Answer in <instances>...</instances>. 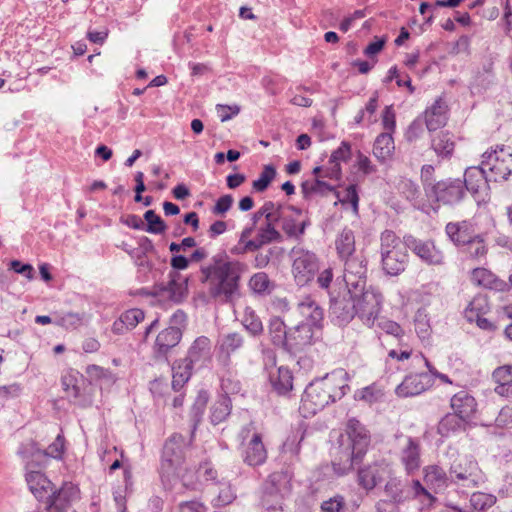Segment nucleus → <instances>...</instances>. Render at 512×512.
Here are the masks:
<instances>
[{
    "label": "nucleus",
    "mask_w": 512,
    "mask_h": 512,
    "mask_svg": "<svg viewBox=\"0 0 512 512\" xmlns=\"http://www.w3.org/2000/svg\"><path fill=\"white\" fill-rule=\"evenodd\" d=\"M351 157V145L347 141H342L340 146L334 150L329 159V167L326 169L325 177L339 180L341 177V162H346Z\"/></svg>",
    "instance_id": "31"
},
{
    "label": "nucleus",
    "mask_w": 512,
    "mask_h": 512,
    "mask_svg": "<svg viewBox=\"0 0 512 512\" xmlns=\"http://www.w3.org/2000/svg\"><path fill=\"white\" fill-rule=\"evenodd\" d=\"M245 346L244 336L239 332H229L219 337L217 360L221 366H231L232 355L239 353Z\"/></svg>",
    "instance_id": "18"
},
{
    "label": "nucleus",
    "mask_w": 512,
    "mask_h": 512,
    "mask_svg": "<svg viewBox=\"0 0 512 512\" xmlns=\"http://www.w3.org/2000/svg\"><path fill=\"white\" fill-rule=\"evenodd\" d=\"M188 441L181 434L171 435L165 442L162 451L160 475L165 488H172L171 474L185 464V450L189 446Z\"/></svg>",
    "instance_id": "6"
},
{
    "label": "nucleus",
    "mask_w": 512,
    "mask_h": 512,
    "mask_svg": "<svg viewBox=\"0 0 512 512\" xmlns=\"http://www.w3.org/2000/svg\"><path fill=\"white\" fill-rule=\"evenodd\" d=\"M297 311L302 317L300 323L308 324V326L322 329L324 320L323 308L311 296H304L297 304Z\"/></svg>",
    "instance_id": "24"
},
{
    "label": "nucleus",
    "mask_w": 512,
    "mask_h": 512,
    "mask_svg": "<svg viewBox=\"0 0 512 512\" xmlns=\"http://www.w3.org/2000/svg\"><path fill=\"white\" fill-rule=\"evenodd\" d=\"M337 198L343 205H350L353 213L358 214L359 211V195L357 186L348 185L343 190L337 192Z\"/></svg>",
    "instance_id": "52"
},
{
    "label": "nucleus",
    "mask_w": 512,
    "mask_h": 512,
    "mask_svg": "<svg viewBox=\"0 0 512 512\" xmlns=\"http://www.w3.org/2000/svg\"><path fill=\"white\" fill-rule=\"evenodd\" d=\"M286 206L272 201H266L259 209V215H263L267 222H279Z\"/></svg>",
    "instance_id": "57"
},
{
    "label": "nucleus",
    "mask_w": 512,
    "mask_h": 512,
    "mask_svg": "<svg viewBox=\"0 0 512 512\" xmlns=\"http://www.w3.org/2000/svg\"><path fill=\"white\" fill-rule=\"evenodd\" d=\"M433 384L431 375L428 373L411 374L396 388V394L400 397H412L421 394Z\"/></svg>",
    "instance_id": "25"
},
{
    "label": "nucleus",
    "mask_w": 512,
    "mask_h": 512,
    "mask_svg": "<svg viewBox=\"0 0 512 512\" xmlns=\"http://www.w3.org/2000/svg\"><path fill=\"white\" fill-rule=\"evenodd\" d=\"M292 473L281 470L271 473L264 483L262 506L267 510L282 509V500L292 490Z\"/></svg>",
    "instance_id": "9"
},
{
    "label": "nucleus",
    "mask_w": 512,
    "mask_h": 512,
    "mask_svg": "<svg viewBox=\"0 0 512 512\" xmlns=\"http://www.w3.org/2000/svg\"><path fill=\"white\" fill-rule=\"evenodd\" d=\"M44 500L46 501V510L48 512H63L68 504L64 488L59 491L52 490Z\"/></svg>",
    "instance_id": "51"
},
{
    "label": "nucleus",
    "mask_w": 512,
    "mask_h": 512,
    "mask_svg": "<svg viewBox=\"0 0 512 512\" xmlns=\"http://www.w3.org/2000/svg\"><path fill=\"white\" fill-rule=\"evenodd\" d=\"M497 498L494 494L475 492L470 497V504L474 510L483 512L495 505Z\"/></svg>",
    "instance_id": "53"
},
{
    "label": "nucleus",
    "mask_w": 512,
    "mask_h": 512,
    "mask_svg": "<svg viewBox=\"0 0 512 512\" xmlns=\"http://www.w3.org/2000/svg\"><path fill=\"white\" fill-rule=\"evenodd\" d=\"M241 457L243 462L251 467L263 465L268 457L263 437L253 423L242 427L239 432Z\"/></svg>",
    "instance_id": "7"
},
{
    "label": "nucleus",
    "mask_w": 512,
    "mask_h": 512,
    "mask_svg": "<svg viewBox=\"0 0 512 512\" xmlns=\"http://www.w3.org/2000/svg\"><path fill=\"white\" fill-rule=\"evenodd\" d=\"M385 492L396 504L417 501L421 511L431 509L437 501L433 493L417 479L391 477L385 485Z\"/></svg>",
    "instance_id": "4"
},
{
    "label": "nucleus",
    "mask_w": 512,
    "mask_h": 512,
    "mask_svg": "<svg viewBox=\"0 0 512 512\" xmlns=\"http://www.w3.org/2000/svg\"><path fill=\"white\" fill-rule=\"evenodd\" d=\"M461 253L465 254L470 259L479 260L485 258L487 254V246L481 234H475V237L470 239L460 249Z\"/></svg>",
    "instance_id": "44"
},
{
    "label": "nucleus",
    "mask_w": 512,
    "mask_h": 512,
    "mask_svg": "<svg viewBox=\"0 0 512 512\" xmlns=\"http://www.w3.org/2000/svg\"><path fill=\"white\" fill-rule=\"evenodd\" d=\"M490 311L488 299L484 295H476L464 310V316L469 322H475L478 327L484 330L492 328L491 322L485 318Z\"/></svg>",
    "instance_id": "23"
},
{
    "label": "nucleus",
    "mask_w": 512,
    "mask_h": 512,
    "mask_svg": "<svg viewBox=\"0 0 512 512\" xmlns=\"http://www.w3.org/2000/svg\"><path fill=\"white\" fill-rule=\"evenodd\" d=\"M445 231L449 239L459 249L477 234L474 224L467 220L449 222L445 227Z\"/></svg>",
    "instance_id": "28"
},
{
    "label": "nucleus",
    "mask_w": 512,
    "mask_h": 512,
    "mask_svg": "<svg viewBox=\"0 0 512 512\" xmlns=\"http://www.w3.org/2000/svg\"><path fill=\"white\" fill-rule=\"evenodd\" d=\"M349 294L351 298H354L356 315L365 325L372 327L381 311L383 297L380 291L370 287L369 289L354 290Z\"/></svg>",
    "instance_id": "11"
},
{
    "label": "nucleus",
    "mask_w": 512,
    "mask_h": 512,
    "mask_svg": "<svg viewBox=\"0 0 512 512\" xmlns=\"http://www.w3.org/2000/svg\"><path fill=\"white\" fill-rule=\"evenodd\" d=\"M407 247L392 230L380 234L381 266L385 274L397 276L405 271L408 263Z\"/></svg>",
    "instance_id": "5"
},
{
    "label": "nucleus",
    "mask_w": 512,
    "mask_h": 512,
    "mask_svg": "<svg viewBox=\"0 0 512 512\" xmlns=\"http://www.w3.org/2000/svg\"><path fill=\"white\" fill-rule=\"evenodd\" d=\"M432 148L439 157L449 158L455 148L453 136L448 132L438 134L432 140Z\"/></svg>",
    "instance_id": "46"
},
{
    "label": "nucleus",
    "mask_w": 512,
    "mask_h": 512,
    "mask_svg": "<svg viewBox=\"0 0 512 512\" xmlns=\"http://www.w3.org/2000/svg\"><path fill=\"white\" fill-rule=\"evenodd\" d=\"M217 488V496L212 500L214 507L226 506L235 500L236 495L229 483L219 482Z\"/></svg>",
    "instance_id": "54"
},
{
    "label": "nucleus",
    "mask_w": 512,
    "mask_h": 512,
    "mask_svg": "<svg viewBox=\"0 0 512 512\" xmlns=\"http://www.w3.org/2000/svg\"><path fill=\"white\" fill-rule=\"evenodd\" d=\"M145 318V314L141 309L133 308L125 311L120 316V324L124 325L127 329L135 328L140 322H142ZM119 323H114V328L119 330Z\"/></svg>",
    "instance_id": "56"
},
{
    "label": "nucleus",
    "mask_w": 512,
    "mask_h": 512,
    "mask_svg": "<svg viewBox=\"0 0 512 512\" xmlns=\"http://www.w3.org/2000/svg\"><path fill=\"white\" fill-rule=\"evenodd\" d=\"M65 452V438L62 434H58L55 440L45 450V455L54 458L62 459Z\"/></svg>",
    "instance_id": "62"
},
{
    "label": "nucleus",
    "mask_w": 512,
    "mask_h": 512,
    "mask_svg": "<svg viewBox=\"0 0 512 512\" xmlns=\"http://www.w3.org/2000/svg\"><path fill=\"white\" fill-rule=\"evenodd\" d=\"M346 435L348 444L340 446V461L332 463L334 472L339 476L347 474L355 464L362 461L370 443L366 428L356 418L347 421Z\"/></svg>",
    "instance_id": "3"
},
{
    "label": "nucleus",
    "mask_w": 512,
    "mask_h": 512,
    "mask_svg": "<svg viewBox=\"0 0 512 512\" xmlns=\"http://www.w3.org/2000/svg\"><path fill=\"white\" fill-rule=\"evenodd\" d=\"M493 380L498 383L512 384V365H504L494 370Z\"/></svg>",
    "instance_id": "63"
},
{
    "label": "nucleus",
    "mask_w": 512,
    "mask_h": 512,
    "mask_svg": "<svg viewBox=\"0 0 512 512\" xmlns=\"http://www.w3.org/2000/svg\"><path fill=\"white\" fill-rule=\"evenodd\" d=\"M302 191L305 195H311L316 193H323L327 190H332L333 187L321 180L320 178H316L314 181H305L301 185Z\"/></svg>",
    "instance_id": "60"
},
{
    "label": "nucleus",
    "mask_w": 512,
    "mask_h": 512,
    "mask_svg": "<svg viewBox=\"0 0 512 512\" xmlns=\"http://www.w3.org/2000/svg\"><path fill=\"white\" fill-rule=\"evenodd\" d=\"M276 176V169L272 165H265L258 179L252 183L256 192L265 191Z\"/></svg>",
    "instance_id": "59"
},
{
    "label": "nucleus",
    "mask_w": 512,
    "mask_h": 512,
    "mask_svg": "<svg viewBox=\"0 0 512 512\" xmlns=\"http://www.w3.org/2000/svg\"><path fill=\"white\" fill-rule=\"evenodd\" d=\"M399 461L408 476L414 475L421 467V447L418 440L408 437L399 451Z\"/></svg>",
    "instance_id": "22"
},
{
    "label": "nucleus",
    "mask_w": 512,
    "mask_h": 512,
    "mask_svg": "<svg viewBox=\"0 0 512 512\" xmlns=\"http://www.w3.org/2000/svg\"><path fill=\"white\" fill-rule=\"evenodd\" d=\"M268 334L273 345L285 349L288 340V331L284 321L274 316L269 320Z\"/></svg>",
    "instance_id": "40"
},
{
    "label": "nucleus",
    "mask_w": 512,
    "mask_h": 512,
    "mask_svg": "<svg viewBox=\"0 0 512 512\" xmlns=\"http://www.w3.org/2000/svg\"><path fill=\"white\" fill-rule=\"evenodd\" d=\"M281 229L287 238L300 241L311 222L309 218L303 214L302 210L292 205L286 206L279 220Z\"/></svg>",
    "instance_id": "15"
},
{
    "label": "nucleus",
    "mask_w": 512,
    "mask_h": 512,
    "mask_svg": "<svg viewBox=\"0 0 512 512\" xmlns=\"http://www.w3.org/2000/svg\"><path fill=\"white\" fill-rule=\"evenodd\" d=\"M85 372L91 381L98 382L100 384L110 385L116 380L114 374L109 369L95 364L88 365Z\"/></svg>",
    "instance_id": "50"
},
{
    "label": "nucleus",
    "mask_w": 512,
    "mask_h": 512,
    "mask_svg": "<svg viewBox=\"0 0 512 512\" xmlns=\"http://www.w3.org/2000/svg\"><path fill=\"white\" fill-rule=\"evenodd\" d=\"M423 481L426 488L434 493L442 492L452 484L450 475L437 464L427 465L423 468Z\"/></svg>",
    "instance_id": "27"
},
{
    "label": "nucleus",
    "mask_w": 512,
    "mask_h": 512,
    "mask_svg": "<svg viewBox=\"0 0 512 512\" xmlns=\"http://www.w3.org/2000/svg\"><path fill=\"white\" fill-rule=\"evenodd\" d=\"M168 278L166 283L159 285L160 290L165 292L170 300L179 303L187 294V282L177 271H171Z\"/></svg>",
    "instance_id": "30"
},
{
    "label": "nucleus",
    "mask_w": 512,
    "mask_h": 512,
    "mask_svg": "<svg viewBox=\"0 0 512 512\" xmlns=\"http://www.w3.org/2000/svg\"><path fill=\"white\" fill-rule=\"evenodd\" d=\"M212 341L207 336L196 337L187 349L185 358L196 366V369L207 367L213 358Z\"/></svg>",
    "instance_id": "20"
},
{
    "label": "nucleus",
    "mask_w": 512,
    "mask_h": 512,
    "mask_svg": "<svg viewBox=\"0 0 512 512\" xmlns=\"http://www.w3.org/2000/svg\"><path fill=\"white\" fill-rule=\"evenodd\" d=\"M249 288L258 295H268L274 288L275 284L269 279L265 272H257L251 276L248 282Z\"/></svg>",
    "instance_id": "47"
},
{
    "label": "nucleus",
    "mask_w": 512,
    "mask_h": 512,
    "mask_svg": "<svg viewBox=\"0 0 512 512\" xmlns=\"http://www.w3.org/2000/svg\"><path fill=\"white\" fill-rule=\"evenodd\" d=\"M335 249L341 260L354 256L356 251L355 235L351 229L345 227L339 232L335 239Z\"/></svg>",
    "instance_id": "36"
},
{
    "label": "nucleus",
    "mask_w": 512,
    "mask_h": 512,
    "mask_svg": "<svg viewBox=\"0 0 512 512\" xmlns=\"http://www.w3.org/2000/svg\"><path fill=\"white\" fill-rule=\"evenodd\" d=\"M196 366L185 357L177 360L172 366V388L179 391L190 380Z\"/></svg>",
    "instance_id": "35"
},
{
    "label": "nucleus",
    "mask_w": 512,
    "mask_h": 512,
    "mask_svg": "<svg viewBox=\"0 0 512 512\" xmlns=\"http://www.w3.org/2000/svg\"><path fill=\"white\" fill-rule=\"evenodd\" d=\"M414 327L421 340H427L431 335L430 318L426 308H419L414 316Z\"/></svg>",
    "instance_id": "48"
},
{
    "label": "nucleus",
    "mask_w": 512,
    "mask_h": 512,
    "mask_svg": "<svg viewBox=\"0 0 512 512\" xmlns=\"http://www.w3.org/2000/svg\"><path fill=\"white\" fill-rule=\"evenodd\" d=\"M246 268L245 263L231 259L221 250L200 266V282L206 285L211 298L229 302L238 294Z\"/></svg>",
    "instance_id": "1"
},
{
    "label": "nucleus",
    "mask_w": 512,
    "mask_h": 512,
    "mask_svg": "<svg viewBox=\"0 0 512 512\" xmlns=\"http://www.w3.org/2000/svg\"><path fill=\"white\" fill-rule=\"evenodd\" d=\"M346 502L343 496L335 495L321 504L322 512H345Z\"/></svg>",
    "instance_id": "61"
},
{
    "label": "nucleus",
    "mask_w": 512,
    "mask_h": 512,
    "mask_svg": "<svg viewBox=\"0 0 512 512\" xmlns=\"http://www.w3.org/2000/svg\"><path fill=\"white\" fill-rule=\"evenodd\" d=\"M26 482L31 493L39 501H43L53 490L51 481L40 471L27 472Z\"/></svg>",
    "instance_id": "32"
},
{
    "label": "nucleus",
    "mask_w": 512,
    "mask_h": 512,
    "mask_svg": "<svg viewBox=\"0 0 512 512\" xmlns=\"http://www.w3.org/2000/svg\"><path fill=\"white\" fill-rule=\"evenodd\" d=\"M293 373L285 366H280L269 372V382L273 390L280 396L288 395L293 389Z\"/></svg>",
    "instance_id": "29"
},
{
    "label": "nucleus",
    "mask_w": 512,
    "mask_h": 512,
    "mask_svg": "<svg viewBox=\"0 0 512 512\" xmlns=\"http://www.w3.org/2000/svg\"><path fill=\"white\" fill-rule=\"evenodd\" d=\"M481 164L490 181H506L512 173L511 149L504 145H496L482 154Z\"/></svg>",
    "instance_id": "8"
},
{
    "label": "nucleus",
    "mask_w": 512,
    "mask_h": 512,
    "mask_svg": "<svg viewBox=\"0 0 512 512\" xmlns=\"http://www.w3.org/2000/svg\"><path fill=\"white\" fill-rule=\"evenodd\" d=\"M471 279L475 284L479 286L490 289L497 288V279L495 275L485 268H475L472 271Z\"/></svg>",
    "instance_id": "55"
},
{
    "label": "nucleus",
    "mask_w": 512,
    "mask_h": 512,
    "mask_svg": "<svg viewBox=\"0 0 512 512\" xmlns=\"http://www.w3.org/2000/svg\"><path fill=\"white\" fill-rule=\"evenodd\" d=\"M144 219L147 222L145 231L148 233L161 234L167 229L165 222L155 213L154 210H147L144 213Z\"/></svg>",
    "instance_id": "58"
},
{
    "label": "nucleus",
    "mask_w": 512,
    "mask_h": 512,
    "mask_svg": "<svg viewBox=\"0 0 512 512\" xmlns=\"http://www.w3.org/2000/svg\"><path fill=\"white\" fill-rule=\"evenodd\" d=\"M426 127L429 131H435L446 124L447 105L439 98L424 112Z\"/></svg>",
    "instance_id": "33"
},
{
    "label": "nucleus",
    "mask_w": 512,
    "mask_h": 512,
    "mask_svg": "<svg viewBox=\"0 0 512 512\" xmlns=\"http://www.w3.org/2000/svg\"><path fill=\"white\" fill-rule=\"evenodd\" d=\"M275 223L266 221L265 225L258 228L257 235L252 241L257 245V251L265 245L283 241V235L275 228Z\"/></svg>",
    "instance_id": "38"
},
{
    "label": "nucleus",
    "mask_w": 512,
    "mask_h": 512,
    "mask_svg": "<svg viewBox=\"0 0 512 512\" xmlns=\"http://www.w3.org/2000/svg\"><path fill=\"white\" fill-rule=\"evenodd\" d=\"M241 322L252 336H259L263 333L262 321L252 308H245Z\"/></svg>",
    "instance_id": "49"
},
{
    "label": "nucleus",
    "mask_w": 512,
    "mask_h": 512,
    "mask_svg": "<svg viewBox=\"0 0 512 512\" xmlns=\"http://www.w3.org/2000/svg\"><path fill=\"white\" fill-rule=\"evenodd\" d=\"M495 424L501 428H512V406H504L498 413Z\"/></svg>",
    "instance_id": "64"
},
{
    "label": "nucleus",
    "mask_w": 512,
    "mask_h": 512,
    "mask_svg": "<svg viewBox=\"0 0 512 512\" xmlns=\"http://www.w3.org/2000/svg\"><path fill=\"white\" fill-rule=\"evenodd\" d=\"M344 261V281L351 291L363 290L366 285L367 267L364 261L355 256Z\"/></svg>",
    "instance_id": "21"
},
{
    "label": "nucleus",
    "mask_w": 512,
    "mask_h": 512,
    "mask_svg": "<svg viewBox=\"0 0 512 512\" xmlns=\"http://www.w3.org/2000/svg\"><path fill=\"white\" fill-rule=\"evenodd\" d=\"M177 480L181 482L183 488L187 490H195L197 487V472L183 464L179 469L175 470L174 473L171 474V484L173 486L172 488L167 489H175Z\"/></svg>",
    "instance_id": "42"
},
{
    "label": "nucleus",
    "mask_w": 512,
    "mask_h": 512,
    "mask_svg": "<svg viewBox=\"0 0 512 512\" xmlns=\"http://www.w3.org/2000/svg\"><path fill=\"white\" fill-rule=\"evenodd\" d=\"M232 409L231 399L227 395H221L211 407L210 419L212 424L217 425L227 419Z\"/></svg>",
    "instance_id": "45"
},
{
    "label": "nucleus",
    "mask_w": 512,
    "mask_h": 512,
    "mask_svg": "<svg viewBox=\"0 0 512 512\" xmlns=\"http://www.w3.org/2000/svg\"><path fill=\"white\" fill-rule=\"evenodd\" d=\"M487 172L483 169L482 164L479 166L468 167L464 173V189L473 195L486 193L488 190Z\"/></svg>",
    "instance_id": "26"
},
{
    "label": "nucleus",
    "mask_w": 512,
    "mask_h": 512,
    "mask_svg": "<svg viewBox=\"0 0 512 512\" xmlns=\"http://www.w3.org/2000/svg\"><path fill=\"white\" fill-rule=\"evenodd\" d=\"M321 330L299 323L288 331L285 350L290 354H298L313 345L320 338Z\"/></svg>",
    "instance_id": "16"
},
{
    "label": "nucleus",
    "mask_w": 512,
    "mask_h": 512,
    "mask_svg": "<svg viewBox=\"0 0 512 512\" xmlns=\"http://www.w3.org/2000/svg\"><path fill=\"white\" fill-rule=\"evenodd\" d=\"M331 310L339 324L348 323L356 316L354 298L336 300L332 304Z\"/></svg>",
    "instance_id": "39"
},
{
    "label": "nucleus",
    "mask_w": 512,
    "mask_h": 512,
    "mask_svg": "<svg viewBox=\"0 0 512 512\" xmlns=\"http://www.w3.org/2000/svg\"><path fill=\"white\" fill-rule=\"evenodd\" d=\"M451 483L465 488H476L485 481L478 462L471 456H461L449 468Z\"/></svg>",
    "instance_id": "10"
},
{
    "label": "nucleus",
    "mask_w": 512,
    "mask_h": 512,
    "mask_svg": "<svg viewBox=\"0 0 512 512\" xmlns=\"http://www.w3.org/2000/svg\"><path fill=\"white\" fill-rule=\"evenodd\" d=\"M450 405L454 415H447L441 420L439 426L440 431H449L458 426L459 423L456 418L463 421L471 419L477 409L475 398L465 390L454 394L451 398Z\"/></svg>",
    "instance_id": "12"
},
{
    "label": "nucleus",
    "mask_w": 512,
    "mask_h": 512,
    "mask_svg": "<svg viewBox=\"0 0 512 512\" xmlns=\"http://www.w3.org/2000/svg\"><path fill=\"white\" fill-rule=\"evenodd\" d=\"M405 246L428 265H443L445 256L431 240L417 239L412 235L403 237Z\"/></svg>",
    "instance_id": "17"
},
{
    "label": "nucleus",
    "mask_w": 512,
    "mask_h": 512,
    "mask_svg": "<svg viewBox=\"0 0 512 512\" xmlns=\"http://www.w3.org/2000/svg\"><path fill=\"white\" fill-rule=\"evenodd\" d=\"M395 144L391 133H381L377 136L373 146V154L381 163L389 161L394 153Z\"/></svg>",
    "instance_id": "37"
},
{
    "label": "nucleus",
    "mask_w": 512,
    "mask_h": 512,
    "mask_svg": "<svg viewBox=\"0 0 512 512\" xmlns=\"http://www.w3.org/2000/svg\"><path fill=\"white\" fill-rule=\"evenodd\" d=\"M292 274L298 286L311 282L319 270L317 256L307 250H292Z\"/></svg>",
    "instance_id": "14"
},
{
    "label": "nucleus",
    "mask_w": 512,
    "mask_h": 512,
    "mask_svg": "<svg viewBox=\"0 0 512 512\" xmlns=\"http://www.w3.org/2000/svg\"><path fill=\"white\" fill-rule=\"evenodd\" d=\"M465 195L463 181L461 179H445L435 182L433 186L426 188V196L429 200L444 205L459 203Z\"/></svg>",
    "instance_id": "13"
},
{
    "label": "nucleus",
    "mask_w": 512,
    "mask_h": 512,
    "mask_svg": "<svg viewBox=\"0 0 512 512\" xmlns=\"http://www.w3.org/2000/svg\"><path fill=\"white\" fill-rule=\"evenodd\" d=\"M182 339V331L176 326H169L158 333L153 344V357L156 360H168V354Z\"/></svg>",
    "instance_id": "19"
},
{
    "label": "nucleus",
    "mask_w": 512,
    "mask_h": 512,
    "mask_svg": "<svg viewBox=\"0 0 512 512\" xmlns=\"http://www.w3.org/2000/svg\"><path fill=\"white\" fill-rule=\"evenodd\" d=\"M85 313L66 312L54 313V324L66 330H75L84 324Z\"/></svg>",
    "instance_id": "43"
},
{
    "label": "nucleus",
    "mask_w": 512,
    "mask_h": 512,
    "mask_svg": "<svg viewBox=\"0 0 512 512\" xmlns=\"http://www.w3.org/2000/svg\"><path fill=\"white\" fill-rule=\"evenodd\" d=\"M221 388L224 395L227 396L241 391L242 385L232 364L231 366H221Z\"/></svg>",
    "instance_id": "41"
},
{
    "label": "nucleus",
    "mask_w": 512,
    "mask_h": 512,
    "mask_svg": "<svg viewBox=\"0 0 512 512\" xmlns=\"http://www.w3.org/2000/svg\"><path fill=\"white\" fill-rule=\"evenodd\" d=\"M346 376L345 372L335 371L311 382L302 397L303 408L315 414L330 403L340 400L349 390Z\"/></svg>",
    "instance_id": "2"
},
{
    "label": "nucleus",
    "mask_w": 512,
    "mask_h": 512,
    "mask_svg": "<svg viewBox=\"0 0 512 512\" xmlns=\"http://www.w3.org/2000/svg\"><path fill=\"white\" fill-rule=\"evenodd\" d=\"M385 466L383 464L374 463L361 468L358 471V483L366 490H372L383 479Z\"/></svg>",
    "instance_id": "34"
}]
</instances>
